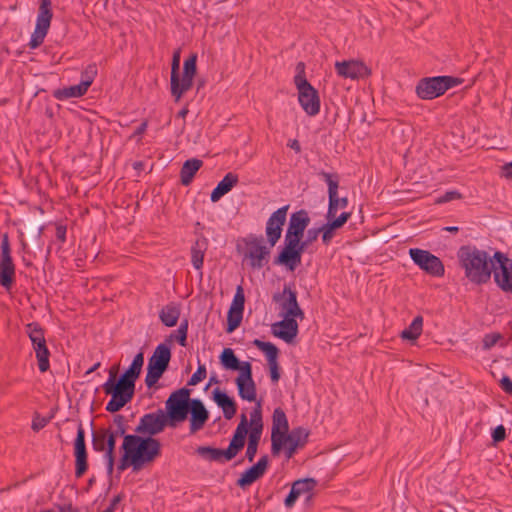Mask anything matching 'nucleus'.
Returning a JSON list of instances; mask_svg holds the SVG:
<instances>
[{"label": "nucleus", "mask_w": 512, "mask_h": 512, "mask_svg": "<svg viewBox=\"0 0 512 512\" xmlns=\"http://www.w3.org/2000/svg\"><path fill=\"white\" fill-rule=\"evenodd\" d=\"M461 197L462 195L457 191H448L438 200V202L444 203L454 199H460Z\"/></svg>", "instance_id": "59"}, {"label": "nucleus", "mask_w": 512, "mask_h": 512, "mask_svg": "<svg viewBox=\"0 0 512 512\" xmlns=\"http://www.w3.org/2000/svg\"><path fill=\"white\" fill-rule=\"evenodd\" d=\"M180 313L179 304L170 302L160 310L159 318L164 326L174 327L179 320Z\"/></svg>", "instance_id": "34"}, {"label": "nucleus", "mask_w": 512, "mask_h": 512, "mask_svg": "<svg viewBox=\"0 0 512 512\" xmlns=\"http://www.w3.org/2000/svg\"><path fill=\"white\" fill-rule=\"evenodd\" d=\"M272 299L280 304L284 317L304 319V312L297 301V292L290 285H284L282 293L273 294Z\"/></svg>", "instance_id": "17"}, {"label": "nucleus", "mask_w": 512, "mask_h": 512, "mask_svg": "<svg viewBox=\"0 0 512 512\" xmlns=\"http://www.w3.org/2000/svg\"><path fill=\"white\" fill-rule=\"evenodd\" d=\"M207 370L204 364H199L197 370L188 380V386H195L206 378Z\"/></svg>", "instance_id": "51"}, {"label": "nucleus", "mask_w": 512, "mask_h": 512, "mask_svg": "<svg viewBox=\"0 0 512 512\" xmlns=\"http://www.w3.org/2000/svg\"><path fill=\"white\" fill-rule=\"evenodd\" d=\"M290 242L284 240V246L274 258L273 263L274 265L284 266L293 272L301 264L302 256Z\"/></svg>", "instance_id": "26"}, {"label": "nucleus", "mask_w": 512, "mask_h": 512, "mask_svg": "<svg viewBox=\"0 0 512 512\" xmlns=\"http://www.w3.org/2000/svg\"><path fill=\"white\" fill-rule=\"evenodd\" d=\"M272 333L286 343H292L298 334L297 320L285 316L283 320L272 325Z\"/></svg>", "instance_id": "28"}, {"label": "nucleus", "mask_w": 512, "mask_h": 512, "mask_svg": "<svg viewBox=\"0 0 512 512\" xmlns=\"http://www.w3.org/2000/svg\"><path fill=\"white\" fill-rule=\"evenodd\" d=\"M202 165L203 161L200 159L192 158L186 160L183 163L180 170L181 184L184 186H188L192 182L195 174L202 167Z\"/></svg>", "instance_id": "35"}, {"label": "nucleus", "mask_w": 512, "mask_h": 512, "mask_svg": "<svg viewBox=\"0 0 512 512\" xmlns=\"http://www.w3.org/2000/svg\"><path fill=\"white\" fill-rule=\"evenodd\" d=\"M144 364V354L135 355L130 366L118 377L119 365L109 369L108 380L103 384L105 394L111 395L106 411L116 413L128 404L135 394V382L139 378Z\"/></svg>", "instance_id": "1"}, {"label": "nucleus", "mask_w": 512, "mask_h": 512, "mask_svg": "<svg viewBox=\"0 0 512 512\" xmlns=\"http://www.w3.org/2000/svg\"><path fill=\"white\" fill-rule=\"evenodd\" d=\"M310 431L304 427L293 428L289 434V438L286 444V457L290 459L295 454L298 448H303L308 442Z\"/></svg>", "instance_id": "29"}, {"label": "nucleus", "mask_w": 512, "mask_h": 512, "mask_svg": "<svg viewBox=\"0 0 512 512\" xmlns=\"http://www.w3.org/2000/svg\"><path fill=\"white\" fill-rule=\"evenodd\" d=\"M122 499H123L122 494H118V495L114 496L113 499L111 500L109 506L103 512H114L117 505L122 501Z\"/></svg>", "instance_id": "61"}, {"label": "nucleus", "mask_w": 512, "mask_h": 512, "mask_svg": "<svg viewBox=\"0 0 512 512\" xmlns=\"http://www.w3.org/2000/svg\"><path fill=\"white\" fill-rule=\"evenodd\" d=\"M171 360V348L167 343L159 344L148 360L145 384L153 387L169 367Z\"/></svg>", "instance_id": "9"}, {"label": "nucleus", "mask_w": 512, "mask_h": 512, "mask_svg": "<svg viewBox=\"0 0 512 512\" xmlns=\"http://www.w3.org/2000/svg\"><path fill=\"white\" fill-rule=\"evenodd\" d=\"M105 459H106V464H107V473L109 475H111L114 470L115 456L110 455L108 457H105Z\"/></svg>", "instance_id": "63"}, {"label": "nucleus", "mask_w": 512, "mask_h": 512, "mask_svg": "<svg viewBox=\"0 0 512 512\" xmlns=\"http://www.w3.org/2000/svg\"><path fill=\"white\" fill-rule=\"evenodd\" d=\"M15 279V265L11 257L9 238L4 234L1 241L0 285L10 290Z\"/></svg>", "instance_id": "16"}, {"label": "nucleus", "mask_w": 512, "mask_h": 512, "mask_svg": "<svg viewBox=\"0 0 512 512\" xmlns=\"http://www.w3.org/2000/svg\"><path fill=\"white\" fill-rule=\"evenodd\" d=\"M242 318L243 312L229 308L227 313L226 332L232 333L234 330H236L240 326Z\"/></svg>", "instance_id": "45"}, {"label": "nucleus", "mask_w": 512, "mask_h": 512, "mask_svg": "<svg viewBox=\"0 0 512 512\" xmlns=\"http://www.w3.org/2000/svg\"><path fill=\"white\" fill-rule=\"evenodd\" d=\"M180 49L173 53L171 63V95L178 102L182 95L189 91L193 86V79L197 73V54L192 53L183 64V75L180 79Z\"/></svg>", "instance_id": "6"}, {"label": "nucleus", "mask_w": 512, "mask_h": 512, "mask_svg": "<svg viewBox=\"0 0 512 512\" xmlns=\"http://www.w3.org/2000/svg\"><path fill=\"white\" fill-rule=\"evenodd\" d=\"M97 72V65L95 63L89 64L81 73V82L87 84V88H89L93 83Z\"/></svg>", "instance_id": "50"}, {"label": "nucleus", "mask_w": 512, "mask_h": 512, "mask_svg": "<svg viewBox=\"0 0 512 512\" xmlns=\"http://www.w3.org/2000/svg\"><path fill=\"white\" fill-rule=\"evenodd\" d=\"M298 90V101L303 110L309 116H315L320 111V97L318 91L311 85L302 82L296 86Z\"/></svg>", "instance_id": "22"}, {"label": "nucleus", "mask_w": 512, "mask_h": 512, "mask_svg": "<svg viewBox=\"0 0 512 512\" xmlns=\"http://www.w3.org/2000/svg\"><path fill=\"white\" fill-rule=\"evenodd\" d=\"M248 433V420L246 414L242 413L240 422L237 425L230 443L226 449L214 448L211 446H199L196 453L209 461L228 462L234 459L244 448Z\"/></svg>", "instance_id": "5"}, {"label": "nucleus", "mask_w": 512, "mask_h": 512, "mask_svg": "<svg viewBox=\"0 0 512 512\" xmlns=\"http://www.w3.org/2000/svg\"><path fill=\"white\" fill-rule=\"evenodd\" d=\"M166 426H170V421L165 416V412L158 409L156 412L144 414L134 432L142 437L154 438L155 435L164 431Z\"/></svg>", "instance_id": "14"}, {"label": "nucleus", "mask_w": 512, "mask_h": 512, "mask_svg": "<svg viewBox=\"0 0 512 512\" xmlns=\"http://www.w3.org/2000/svg\"><path fill=\"white\" fill-rule=\"evenodd\" d=\"M423 330V317L421 315L416 316L408 328L404 329L400 336L404 340L416 341L421 335Z\"/></svg>", "instance_id": "38"}, {"label": "nucleus", "mask_w": 512, "mask_h": 512, "mask_svg": "<svg viewBox=\"0 0 512 512\" xmlns=\"http://www.w3.org/2000/svg\"><path fill=\"white\" fill-rule=\"evenodd\" d=\"M40 5L38 8V15L34 32L28 46L31 49H36L42 45L44 39L49 31L51 21L53 18L52 2L51 0H39Z\"/></svg>", "instance_id": "13"}, {"label": "nucleus", "mask_w": 512, "mask_h": 512, "mask_svg": "<svg viewBox=\"0 0 512 512\" xmlns=\"http://www.w3.org/2000/svg\"><path fill=\"white\" fill-rule=\"evenodd\" d=\"M335 70L339 77L351 80L364 79L371 75V69L362 61L344 60L335 63Z\"/></svg>", "instance_id": "20"}, {"label": "nucleus", "mask_w": 512, "mask_h": 512, "mask_svg": "<svg viewBox=\"0 0 512 512\" xmlns=\"http://www.w3.org/2000/svg\"><path fill=\"white\" fill-rule=\"evenodd\" d=\"M462 78L453 76L426 77L419 80L415 92L423 100H432L443 95L452 87L463 83Z\"/></svg>", "instance_id": "7"}, {"label": "nucleus", "mask_w": 512, "mask_h": 512, "mask_svg": "<svg viewBox=\"0 0 512 512\" xmlns=\"http://www.w3.org/2000/svg\"><path fill=\"white\" fill-rule=\"evenodd\" d=\"M268 466L269 457L265 454L257 461V463L246 469L240 475L236 481V485L241 489H246L265 474Z\"/></svg>", "instance_id": "25"}, {"label": "nucleus", "mask_w": 512, "mask_h": 512, "mask_svg": "<svg viewBox=\"0 0 512 512\" xmlns=\"http://www.w3.org/2000/svg\"><path fill=\"white\" fill-rule=\"evenodd\" d=\"M316 486L317 481L314 478H303L294 481L289 494L284 500V505L287 508H292L301 496H304L305 501L309 502L313 497V491Z\"/></svg>", "instance_id": "21"}, {"label": "nucleus", "mask_w": 512, "mask_h": 512, "mask_svg": "<svg viewBox=\"0 0 512 512\" xmlns=\"http://www.w3.org/2000/svg\"><path fill=\"white\" fill-rule=\"evenodd\" d=\"M236 371H239V375L236 377L235 381L253 378L252 365L249 361H240Z\"/></svg>", "instance_id": "49"}, {"label": "nucleus", "mask_w": 512, "mask_h": 512, "mask_svg": "<svg viewBox=\"0 0 512 512\" xmlns=\"http://www.w3.org/2000/svg\"><path fill=\"white\" fill-rule=\"evenodd\" d=\"M87 90V84L80 82L77 85L55 90L53 96L58 100L77 98L85 95Z\"/></svg>", "instance_id": "36"}, {"label": "nucleus", "mask_w": 512, "mask_h": 512, "mask_svg": "<svg viewBox=\"0 0 512 512\" xmlns=\"http://www.w3.org/2000/svg\"><path fill=\"white\" fill-rule=\"evenodd\" d=\"M221 366L226 370L236 371L240 363L232 348H224L219 356Z\"/></svg>", "instance_id": "41"}, {"label": "nucleus", "mask_w": 512, "mask_h": 512, "mask_svg": "<svg viewBox=\"0 0 512 512\" xmlns=\"http://www.w3.org/2000/svg\"><path fill=\"white\" fill-rule=\"evenodd\" d=\"M253 345L265 354L269 367L270 379L272 382L277 383L281 377L280 366L278 363V357L280 354L278 347L271 342H265L259 339H255L253 341Z\"/></svg>", "instance_id": "23"}, {"label": "nucleus", "mask_w": 512, "mask_h": 512, "mask_svg": "<svg viewBox=\"0 0 512 512\" xmlns=\"http://www.w3.org/2000/svg\"><path fill=\"white\" fill-rule=\"evenodd\" d=\"M190 433L194 434L201 430L209 418V412L206 409L204 403L198 399L193 398L190 407Z\"/></svg>", "instance_id": "27"}, {"label": "nucleus", "mask_w": 512, "mask_h": 512, "mask_svg": "<svg viewBox=\"0 0 512 512\" xmlns=\"http://www.w3.org/2000/svg\"><path fill=\"white\" fill-rule=\"evenodd\" d=\"M147 126H148V122L145 120L143 121L138 127L137 129L134 131L133 135L132 136H142L146 129H147Z\"/></svg>", "instance_id": "64"}, {"label": "nucleus", "mask_w": 512, "mask_h": 512, "mask_svg": "<svg viewBox=\"0 0 512 512\" xmlns=\"http://www.w3.org/2000/svg\"><path fill=\"white\" fill-rule=\"evenodd\" d=\"M41 220H33L28 222L27 224V237L30 242L31 247L34 250L42 251L44 247V241L42 239V234L44 231V226H40Z\"/></svg>", "instance_id": "33"}, {"label": "nucleus", "mask_w": 512, "mask_h": 512, "mask_svg": "<svg viewBox=\"0 0 512 512\" xmlns=\"http://www.w3.org/2000/svg\"><path fill=\"white\" fill-rule=\"evenodd\" d=\"M305 68V63L302 61L296 64V75L294 77L295 86H300L302 82H304L305 84H310L306 78Z\"/></svg>", "instance_id": "52"}, {"label": "nucleus", "mask_w": 512, "mask_h": 512, "mask_svg": "<svg viewBox=\"0 0 512 512\" xmlns=\"http://www.w3.org/2000/svg\"><path fill=\"white\" fill-rule=\"evenodd\" d=\"M73 446L75 457V477L81 478L88 470V453L85 442V430L81 421H79L77 425V433Z\"/></svg>", "instance_id": "19"}, {"label": "nucleus", "mask_w": 512, "mask_h": 512, "mask_svg": "<svg viewBox=\"0 0 512 512\" xmlns=\"http://www.w3.org/2000/svg\"><path fill=\"white\" fill-rule=\"evenodd\" d=\"M290 243L301 254V256L307 250V248L311 245L306 239L303 240V237L295 238Z\"/></svg>", "instance_id": "55"}, {"label": "nucleus", "mask_w": 512, "mask_h": 512, "mask_svg": "<svg viewBox=\"0 0 512 512\" xmlns=\"http://www.w3.org/2000/svg\"><path fill=\"white\" fill-rule=\"evenodd\" d=\"M238 181L239 178L237 174L232 172L227 173L211 192V201H219L225 194L230 192L232 188L237 185Z\"/></svg>", "instance_id": "32"}, {"label": "nucleus", "mask_w": 512, "mask_h": 512, "mask_svg": "<svg viewBox=\"0 0 512 512\" xmlns=\"http://www.w3.org/2000/svg\"><path fill=\"white\" fill-rule=\"evenodd\" d=\"M272 431H289V423L285 411L281 407L274 409L272 414Z\"/></svg>", "instance_id": "43"}, {"label": "nucleus", "mask_w": 512, "mask_h": 512, "mask_svg": "<svg viewBox=\"0 0 512 512\" xmlns=\"http://www.w3.org/2000/svg\"><path fill=\"white\" fill-rule=\"evenodd\" d=\"M105 429L108 435L114 437L115 439L118 437H123V441H125V438L128 436H137L136 433H127L129 430V420L122 414H115L112 418V422Z\"/></svg>", "instance_id": "31"}, {"label": "nucleus", "mask_w": 512, "mask_h": 512, "mask_svg": "<svg viewBox=\"0 0 512 512\" xmlns=\"http://www.w3.org/2000/svg\"><path fill=\"white\" fill-rule=\"evenodd\" d=\"M244 305H245L244 289L241 285H239L236 288V292H235L234 298L232 300V303L230 305V308L243 312Z\"/></svg>", "instance_id": "48"}, {"label": "nucleus", "mask_w": 512, "mask_h": 512, "mask_svg": "<svg viewBox=\"0 0 512 512\" xmlns=\"http://www.w3.org/2000/svg\"><path fill=\"white\" fill-rule=\"evenodd\" d=\"M122 456L117 469L123 472L132 467L134 472L140 471L147 463H152L161 455V443L158 439L142 436H128L120 447Z\"/></svg>", "instance_id": "2"}, {"label": "nucleus", "mask_w": 512, "mask_h": 512, "mask_svg": "<svg viewBox=\"0 0 512 512\" xmlns=\"http://www.w3.org/2000/svg\"><path fill=\"white\" fill-rule=\"evenodd\" d=\"M409 256L427 274L434 277H442L444 275L445 268L443 262L428 250L411 248L409 249Z\"/></svg>", "instance_id": "15"}, {"label": "nucleus", "mask_w": 512, "mask_h": 512, "mask_svg": "<svg viewBox=\"0 0 512 512\" xmlns=\"http://www.w3.org/2000/svg\"><path fill=\"white\" fill-rule=\"evenodd\" d=\"M501 389L508 395H512V380L509 376H503L500 380Z\"/></svg>", "instance_id": "57"}, {"label": "nucleus", "mask_w": 512, "mask_h": 512, "mask_svg": "<svg viewBox=\"0 0 512 512\" xmlns=\"http://www.w3.org/2000/svg\"><path fill=\"white\" fill-rule=\"evenodd\" d=\"M319 175L324 179L328 185V210L326 214L327 222L320 227L322 242L328 246L334 235L335 231L343 227L351 217V212H342L339 216L337 214V207L346 208L348 205L347 197H338L339 176L338 174H331L321 171Z\"/></svg>", "instance_id": "3"}, {"label": "nucleus", "mask_w": 512, "mask_h": 512, "mask_svg": "<svg viewBox=\"0 0 512 512\" xmlns=\"http://www.w3.org/2000/svg\"><path fill=\"white\" fill-rule=\"evenodd\" d=\"M310 223V217L305 209H300L291 214L285 233V241H292L298 237H304V232Z\"/></svg>", "instance_id": "24"}, {"label": "nucleus", "mask_w": 512, "mask_h": 512, "mask_svg": "<svg viewBox=\"0 0 512 512\" xmlns=\"http://www.w3.org/2000/svg\"><path fill=\"white\" fill-rule=\"evenodd\" d=\"M235 384L237 386L238 395L241 399L249 402L256 401L257 389L253 378L235 381Z\"/></svg>", "instance_id": "37"}, {"label": "nucleus", "mask_w": 512, "mask_h": 512, "mask_svg": "<svg viewBox=\"0 0 512 512\" xmlns=\"http://www.w3.org/2000/svg\"><path fill=\"white\" fill-rule=\"evenodd\" d=\"M506 438V429L503 425H498L492 431V440L493 444L497 445L498 443L504 441Z\"/></svg>", "instance_id": "54"}, {"label": "nucleus", "mask_w": 512, "mask_h": 512, "mask_svg": "<svg viewBox=\"0 0 512 512\" xmlns=\"http://www.w3.org/2000/svg\"><path fill=\"white\" fill-rule=\"evenodd\" d=\"M320 234V227L319 228H311L307 231L305 239L312 244L314 241L317 240L318 236Z\"/></svg>", "instance_id": "60"}, {"label": "nucleus", "mask_w": 512, "mask_h": 512, "mask_svg": "<svg viewBox=\"0 0 512 512\" xmlns=\"http://www.w3.org/2000/svg\"><path fill=\"white\" fill-rule=\"evenodd\" d=\"M246 250L244 258L249 260V266L252 269L260 270L269 261L270 247L263 245V238L253 234L242 239Z\"/></svg>", "instance_id": "11"}, {"label": "nucleus", "mask_w": 512, "mask_h": 512, "mask_svg": "<svg viewBox=\"0 0 512 512\" xmlns=\"http://www.w3.org/2000/svg\"><path fill=\"white\" fill-rule=\"evenodd\" d=\"M116 440L114 437H111L107 434L106 442H105V455L104 457H108L110 455L115 456V447Z\"/></svg>", "instance_id": "56"}, {"label": "nucleus", "mask_w": 512, "mask_h": 512, "mask_svg": "<svg viewBox=\"0 0 512 512\" xmlns=\"http://www.w3.org/2000/svg\"><path fill=\"white\" fill-rule=\"evenodd\" d=\"M26 333L35 351L40 372L48 371L50 368V352L46 344L43 328L39 323L31 322L26 325Z\"/></svg>", "instance_id": "10"}, {"label": "nucleus", "mask_w": 512, "mask_h": 512, "mask_svg": "<svg viewBox=\"0 0 512 512\" xmlns=\"http://www.w3.org/2000/svg\"><path fill=\"white\" fill-rule=\"evenodd\" d=\"M491 264L496 285L503 292L512 294V260L505 253L496 251Z\"/></svg>", "instance_id": "12"}, {"label": "nucleus", "mask_w": 512, "mask_h": 512, "mask_svg": "<svg viewBox=\"0 0 512 512\" xmlns=\"http://www.w3.org/2000/svg\"><path fill=\"white\" fill-rule=\"evenodd\" d=\"M289 207L287 204L278 208L270 215L266 222L265 234L270 247H274L281 238Z\"/></svg>", "instance_id": "18"}, {"label": "nucleus", "mask_w": 512, "mask_h": 512, "mask_svg": "<svg viewBox=\"0 0 512 512\" xmlns=\"http://www.w3.org/2000/svg\"><path fill=\"white\" fill-rule=\"evenodd\" d=\"M188 320L187 319H184L178 329L176 330V334H171L169 336V338L166 340L167 342H171L172 341V338L175 337L176 341L183 347H185L187 345V332H188Z\"/></svg>", "instance_id": "46"}, {"label": "nucleus", "mask_w": 512, "mask_h": 512, "mask_svg": "<svg viewBox=\"0 0 512 512\" xmlns=\"http://www.w3.org/2000/svg\"><path fill=\"white\" fill-rule=\"evenodd\" d=\"M502 176H504L507 179H512V161L509 163H506L502 167Z\"/></svg>", "instance_id": "62"}, {"label": "nucleus", "mask_w": 512, "mask_h": 512, "mask_svg": "<svg viewBox=\"0 0 512 512\" xmlns=\"http://www.w3.org/2000/svg\"><path fill=\"white\" fill-rule=\"evenodd\" d=\"M191 390L183 387L170 394L165 403V416L170 421V427H176L187 419L190 403L193 398L190 397Z\"/></svg>", "instance_id": "8"}, {"label": "nucleus", "mask_w": 512, "mask_h": 512, "mask_svg": "<svg viewBox=\"0 0 512 512\" xmlns=\"http://www.w3.org/2000/svg\"><path fill=\"white\" fill-rule=\"evenodd\" d=\"M107 438V431L105 428H101L98 431L92 432V446L97 452H103L105 450V442Z\"/></svg>", "instance_id": "47"}, {"label": "nucleus", "mask_w": 512, "mask_h": 512, "mask_svg": "<svg viewBox=\"0 0 512 512\" xmlns=\"http://www.w3.org/2000/svg\"><path fill=\"white\" fill-rule=\"evenodd\" d=\"M289 431L285 430H271V453L273 456H278L281 450L286 446L289 438Z\"/></svg>", "instance_id": "39"}, {"label": "nucleus", "mask_w": 512, "mask_h": 512, "mask_svg": "<svg viewBox=\"0 0 512 512\" xmlns=\"http://www.w3.org/2000/svg\"><path fill=\"white\" fill-rule=\"evenodd\" d=\"M66 233H67V227L66 225H63L61 223L56 224V238L61 243H64L66 241Z\"/></svg>", "instance_id": "58"}, {"label": "nucleus", "mask_w": 512, "mask_h": 512, "mask_svg": "<svg viewBox=\"0 0 512 512\" xmlns=\"http://www.w3.org/2000/svg\"><path fill=\"white\" fill-rule=\"evenodd\" d=\"M206 241L197 240L194 245L191 247V261L192 265L195 269L199 270L203 266L204 260V251H205Z\"/></svg>", "instance_id": "42"}, {"label": "nucleus", "mask_w": 512, "mask_h": 512, "mask_svg": "<svg viewBox=\"0 0 512 512\" xmlns=\"http://www.w3.org/2000/svg\"><path fill=\"white\" fill-rule=\"evenodd\" d=\"M212 398L217 406L222 409L225 419L230 420L235 416L237 404L225 391L215 388L212 392Z\"/></svg>", "instance_id": "30"}, {"label": "nucleus", "mask_w": 512, "mask_h": 512, "mask_svg": "<svg viewBox=\"0 0 512 512\" xmlns=\"http://www.w3.org/2000/svg\"><path fill=\"white\" fill-rule=\"evenodd\" d=\"M248 429L257 431L259 434L263 432V420L261 411V402L258 401L256 407L250 413V422H248Z\"/></svg>", "instance_id": "44"}, {"label": "nucleus", "mask_w": 512, "mask_h": 512, "mask_svg": "<svg viewBox=\"0 0 512 512\" xmlns=\"http://www.w3.org/2000/svg\"><path fill=\"white\" fill-rule=\"evenodd\" d=\"M262 434H259L257 431H251L248 429V433L246 436L247 439V448L245 457L249 462H253L254 458L258 451V446L261 440Z\"/></svg>", "instance_id": "40"}, {"label": "nucleus", "mask_w": 512, "mask_h": 512, "mask_svg": "<svg viewBox=\"0 0 512 512\" xmlns=\"http://www.w3.org/2000/svg\"><path fill=\"white\" fill-rule=\"evenodd\" d=\"M503 338L500 333H489L486 334L483 338V348L490 349L493 347L499 340Z\"/></svg>", "instance_id": "53"}, {"label": "nucleus", "mask_w": 512, "mask_h": 512, "mask_svg": "<svg viewBox=\"0 0 512 512\" xmlns=\"http://www.w3.org/2000/svg\"><path fill=\"white\" fill-rule=\"evenodd\" d=\"M460 267L464 270L465 277L473 284L482 285L490 281L493 265V256L474 245H463L457 251Z\"/></svg>", "instance_id": "4"}]
</instances>
